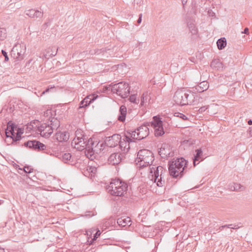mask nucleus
Returning a JSON list of instances; mask_svg holds the SVG:
<instances>
[{
  "mask_svg": "<svg viewBox=\"0 0 252 252\" xmlns=\"http://www.w3.org/2000/svg\"><path fill=\"white\" fill-rule=\"evenodd\" d=\"M188 161L183 157H177L168 162V171L171 177L174 179L182 178L186 172Z\"/></svg>",
  "mask_w": 252,
  "mask_h": 252,
  "instance_id": "f257e3e1",
  "label": "nucleus"
},
{
  "mask_svg": "<svg viewBox=\"0 0 252 252\" xmlns=\"http://www.w3.org/2000/svg\"><path fill=\"white\" fill-rule=\"evenodd\" d=\"M128 185L126 182L120 179H112L106 189L111 195L123 196L126 194Z\"/></svg>",
  "mask_w": 252,
  "mask_h": 252,
  "instance_id": "f03ea898",
  "label": "nucleus"
},
{
  "mask_svg": "<svg viewBox=\"0 0 252 252\" xmlns=\"http://www.w3.org/2000/svg\"><path fill=\"white\" fill-rule=\"evenodd\" d=\"M137 158L140 166L144 167L151 166L154 161V154L152 151L144 149L140 150L137 153Z\"/></svg>",
  "mask_w": 252,
  "mask_h": 252,
  "instance_id": "7ed1b4c3",
  "label": "nucleus"
},
{
  "mask_svg": "<svg viewBox=\"0 0 252 252\" xmlns=\"http://www.w3.org/2000/svg\"><path fill=\"white\" fill-rule=\"evenodd\" d=\"M150 167V173H153L152 175V180L157 182V185L158 187H162L165 183L164 180H162L163 174L165 172V170L161 166H158Z\"/></svg>",
  "mask_w": 252,
  "mask_h": 252,
  "instance_id": "20e7f679",
  "label": "nucleus"
},
{
  "mask_svg": "<svg viewBox=\"0 0 252 252\" xmlns=\"http://www.w3.org/2000/svg\"><path fill=\"white\" fill-rule=\"evenodd\" d=\"M82 144L80 146L85 147L88 153L91 156L94 154L95 152L98 153V152H101L104 150V148L100 147L99 142L97 141H94L91 138L89 139H87L85 142L82 143Z\"/></svg>",
  "mask_w": 252,
  "mask_h": 252,
  "instance_id": "39448f33",
  "label": "nucleus"
},
{
  "mask_svg": "<svg viewBox=\"0 0 252 252\" xmlns=\"http://www.w3.org/2000/svg\"><path fill=\"white\" fill-rule=\"evenodd\" d=\"M150 126L154 129V133L156 137H158L162 136L165 133L163 128V123L162 119L156 116L153 117L152 121L150 122Z\"/></svg>",
  "mask_w": 252,
  "mask_h": 252,
  "instance_id": "423d86ee",
  "label": "nucleus"
},
{
  "mask_svg": "<svg viewBox=\"0 0 252 252\" xmlns=\"http://www.w3.org/2000/svg\"><path fill=\"white\" fill-rule=\"evenodd\" d=\"M150 122H145L135 129L132 132V136L134 139L141 140L146 138L149 134Z\"/></svg>",
  "mask_w": 252,
  "mask_h": 252,
  "instance_id": "0eeeda50",
  "label": "nucleus"
},
{
  "mask_svg": "<svg viewBox=\"0 0 252 252\" xmlns=\"http://www.w3.org/2000/svg\"><path fill=\"white\" fill-rule=\"evenodd\" d=\"M114 94H116L122 98H126L130 94V87L128 83L120 82L113 85Z\"/></svg>",
  "mask_w": 252,
  "mask_h": 252,
  "instance_id": "6e6552de",
  "label": "nucleus"
},
{
  "mask_svg": "<svg viewBox=\"0 0 252 252\" xmlns=\"http://www.w3.org/2000/svg\"><path fill=\"white\" fill-rule=\"evenodd\" d=\"M121 136L118 134L106 137L104 141L100 144V146L104 148L105 146L110 148L115 147L121 142Z\"/></svg>",
  "mask_w": 252,
  "mask_h": 252,
  "instance_id": "1a4fd4ad",
  "label": "nucleus"
},
{
  "mask_svg": "<svg viewBox=\"0 0 252 252\" xmlns=\"http://www.w3.org/2000/svg\"><path fill=\"white\" fill-rule=\"evenodd\" d=\"M16 128L17 125L12 121L7 123L6 128L5 130L6 138L7 139L9 138V140L8 139L5 140V142L7 143V145H10V143H8L9 142H13Z\"/></svg>",
  "mask_w": 252,
  "mask_h": 252,
  "instance_id": "9d476101",
  "label": "nucleus"
},
{
  "mask_svg": "<svg viewBox=\"0 0 252 252\" xmlns=\"http://www.w3.org/2000/svg\"><path fill=\"white\" fill-rule=\"evenodd\" d=\"M23 146L37 152L43 151L46 148L45 144L36 140H28L25 142Z\"/></svg>",
  "mask_w": 252,
  "mask_h": 252,
  "instance_id": "9b49d317",
  "label": "nucleus"
},
{
  "mask_svg": "<svg viewBox=\"0 0 252 252\" xmlns=\"http://www.w3.org/2000/svg\"><path fill=\"white\" fill-rule=\"evenodd\" d=\"M158 154L162 158L167 159L169 157H173L174 153L170 147V145L167 143H163L158 148Z\"/></svg>",
  "mask_w": 252,
  "mask_h": 252,
  "instance_id": "f8f14e48",
  "label": "nucleus"
},
{
  "mask_svg": "<svg viewBox=\"0 0 252 252\" xmlns=\"http://www.w3.org/2000/svg\"><path fill=\"white\" fill-rule=\"evenodd\" d=\"M26 47L24 45H16L11 50V56L18 61H21L24 59V54L25 53Z\"/></svg>",
  "mask_w": 252,
  "mask_h": 252,
  "instance_id": "ddd939ff",
  "label": "nucleus"
},
{
  "mask_svg": "<svg viewBox=\"0 0 252 252\" xmlns=\"http://www.w3.org/2000/svg\"><path fill=\"white\" fill-rule=\"evenodd\" d=\"M174 101L177 104L181 106L187 105L188 101H187L186 96V92L184 91H177L175 92L173 96Z\"/></svg>",
  "mask_w": 252,
  "mask_h": 252,
  "instance_id": "4468645a",
  "label": "nucleus"
},
{
  "mask_svg": "<svg viewBox=\"0 0 252 252\" xmlns=\"http://www.w3.org/2000/svg\"><path fill=\"white\" fill-rule=\"evenodd\" d=\"M186 99L188 101L187 105H196L200 102L202 98L196 93L188 90L186 92Z\"/></svg>",
  "mask_w": 252,
  "mask_h": 252,
  "instance_id": "2eb2a0df",
  "label": "nucleus"
},
{
  "mask_svg": "<svg viewBox=\"0 0 252 252\" xmlns=\"http://www.w3.org/2000/svg\"><path fill=\"white\" fill-rule=\"evenodd\" d=\"M37 132H39L40 135L44 138H48L50 136L53 131L50 125L46 123H43L38 126L37 128Z\"/></svg>",
  "mask_w": 252,
  "mask_h": 252,
  "instance_id": "dca6fc26",
  "label": "nucleus"
},
{
  "mask_svg": "<svg viewBox=\"0 0 252 252\" xmlns=\"http://www.w3.org/2000/svg\"><path fill=\"white\" fill-rule=\"evenodd\" d=\"M123 157V155L121 153H113L109 156L108 161L112 165H117L122 161Z\"/></svg>",
  "mask_w": 252,
  "mask_h": 252,
  "instance_id": "f3484780",
  "label": "nucleus"
},
{
  "mask_svg": "<svg viewBox=\"0 0 252 252\" xmlns=\"http://www.w3.org/2000/svg\"><path fill=\"white\" fill-rule=\"evenodd\" d=\"M98 95L94 94L89 95L86 97L83 100H82L79 104V108H86L90 105L94 100H95Z\"/></svg>",
  "mask_w": 252,
  "mask_h": 252,
  "instance_id": "a211bd4d",
  "label": "nucleus"
},
{
  "mask_svg": "<svg viewBox=\"0 0 252 252\" xmlns=\"http://www.w3.org/2000/svg\"><path fill=\"white\" fill-rule=\"evenodd\" d=\"M195 154L192 158L193 166L195 167L200 162L199 160H203V151L201 148H198L195 151Z\"/></svg>",
  "mask_w": 252,
  "mask_h": 252,
  "instance_id": "6ab92c4d",
  "label": "nucleus"
},
{
  "mask_svg": "<svg viewBox=\"0 0 252 252\" xmlns=\"http://www.w3.org/2000/svg\"><path fill=\"white\" fill-rule=\"evenodd\" d=\"M58 157L63 162L69 164H73V159L71 155L69 153H61L59 154Z\"/></svg>",
  "mask_w": 252,
  "mask_h": 252,
  "instance_id": "aec40b11",
  "label": "nucleus"
},
{
  "mask_svg": "<svg viewBox=\"0 0 252 252\" xmlns=\"http://www.w3.org/2000/svg\"><path fill=\"white\" fill-rule=\"evenodd\" d=\"M26 15L32 18H41L43 16V11L35 9H29L26 11Z\"/></svg>",
  "mask_w": 252,
  "mask_h": 252,
  "instance_id": "412c9836",
  "label": "nucleus"
},
{
  "mask_svg": "<svg viewBox=\"0 0 252 252\" xmlns=\"http://www.w3.org/2000/svg\"><path fill=\"white\" fill-rule=\"evenodd\" d=\"M15 131H16V132H15V134L13 142H11V143H10V144L11 145H17L18 142L21 140L22 138L21 135L24 133L23 129L18 127L17 126V128H16Z\"/></svg>",
  "mask_w": 252,
  "mask_h": 252,
  "instance_id": "4be33fe9",
  "label": "nucleus"
},
{
  "mask_svg": "<svg viewBox=\"0 0 252 252\" xmlns=\"http://www.w3.org/2000/svg\"><path fill=\"white\" fill-rule=\"evenodd\" d=\"M209 87V85L208 82L203 81L200 82L197 86L193 88L192 89L194 91H196L198 93H202L205 91H206Z\"/></svg>",
  "mask_w": 252,
  "mask_h": 252,
  "instance_id": "5701e85b",
  "label": "nucleus"
},
{
  "mask_svg": "<svg viewBox=\"0 0 252 252\" xmlns=\"http://www.w3.org/2000/svg\"><path fill=\"white\" fill-rule=\"evenodd\" d=\"M127 114V109L126 106L121 105L119 111V115L118 116V120L121 122L124 123L126 120Z\"/></svg>",
  "mask_w": 252,
  "mask_h": 252,
  "instance_id": "b1692460",
  "label": "nucleus"
},
{
  "mask_svg": "<svg viewBox=\"0 0 252 252\" xmlns=\"http://www.w3.org/2000/svg\"><path fill=\"white\" fill-rule=\"evenodd\" d=\"M117 222L119 226L122 227L126 226H129L131 224V219L128 217L126 218L124 217L119 218L117 219Z\"/></svg>",
  "mask_w": 252,
  "mask_h": 252,
  "instance_id": "393cba45",
  "label": "nucleus"
},
{
  "mask_svg": "<svg viewBox=\"0 0 252 252\" xmlns=\"http://www.w3.org/2000/svg\"><path fill=\"white\" fill-rule=\"evenodd\" d=\"M69 133L67 131L56 133V138L59 142H66L69 139Z\"/></svg>",
  "mask_w": 252,
  "mask_h": 252,
  "instance_id": "a878e982",
  "label": "nucleus"
},
{
  "mask_svg": "<svg viewBox=\"0 0 252 252\" xmlns=\"http://www.w3.org/2000/svg\"><path fill=\"white\" fill-rule=\"evenodd\" d=\"M76 139L75 143L77 141V144L80 145H83L82 143L85 142V141L87 139L86 136L82 134V132L80 130H77L75 132Z\"/></svg>",
  "mask_w": 252,
  "mask_h": 252,
  "instance_id": "bb28decb",
  "label": "nucleus"
},
{
  "mask_svg": "<svg viewBox=\"0 0 252 252\" xmlns=\"http://www.w3.org/2000/svg\"><path fill=\"white\" fill-rule=\"evenodd\" d=\"M210 66L219 70L223 68V63L219 60L214 59L211 63Z\"/></svg>",
  "mask_w": 252,
  "mask_h": 252,
  "instance_id": "cd10ccee",
  "label": "nucleus"
},
{
  "mask_svg": "<svg viewBox=\"0 0 252 252\" xmlns=\"http://www.w3.org/2000/svg\"><path fill=\"white\" fill-rule=\"evenodd\" d=\"M229 189L232 191H242L245 189V187L238 183H233L229 185Z\"/></svg>",
  "mask_w": 252,
  "mask_h": 252,
  "instance_id": "c85d7f7f",
  "label": "nucleus"
},
{
  "mask_svg": "<svg viewBox=\"0 0 252 252\" xmlns=\"http://www.w3.org/2000/svg\"><path fill=\"white\" fill-rule=\"evenodd\" d=\"M50 127H51L52 129H57L60 126V122L59 120L55 117L52 118L50 121Z\"/></svg>",
  "mask_w": 252,
  "mask_h": 252,
  "instance_id": "c756f323",
  "label": "nucleus"
},
{
  "mask_svg": "<svg viewBox=\"0 0 252 252\" xmlns=\"http://www.w3.org/2000/svg\"><path fill=\"white\" fill-rule=\"evenodd\" d=\"M217 46L219 50L223 49L226 46V40L225 37H221L217 42Z\"/></svg>",
  "mask_w": 252,
  "mask_h": 252,
  "instance_id": "7c9ffc66",
  "label": "nucleus"
},
{
  "mask_svg": "<svg viewBox=\"0 0 252 252\" xmlns=\"http://www.w3.org/2000/svg\"><path fill=\"white\" fill-rule=\"evenodd\" d=\"M94 231H96L95 233L93 234V238H92L90 241L88 240V242L89 243V244H93V243L97 239V238L101 234V231L98 229L97 228L95 230L94 229V230H92V232H91V235L93 234Z\"/></svg>",
  "mask_w": 252,
  "mask_h": 252,
  "instance_id": "2f4dec72",
  "label": "nucleus"
},
{
  "mask_svg": "<svg viewBox=\"0 0 252 252\" xmlns=\"http://www.w3.org/2000/svg\"><path fill=\"white\" fill-rule=\"evenodd\" d=\"M56 115V111H53L51 109H48L44 112V116L47 118V120L50 121L53 117V116Z\"/></svg>",
  "mask_w": 252,
  "mask_h": 252,
  "instance_id": "473e14b6",
  "label": "nucleus"
},
{
  "mask_svg": "<svg viewBox=\"0 0 252 252\" xmlns=\"http://www.w3.org/2000/svg\"><path fill=\"white\" fill-rule=\"evenodd\" d=\"M189 32L192 33V35H196L198 33V30L196 28L194 23H189L187 25Z\"/></svg>",
  "mask_w": 252,
  "mask_h": 252,
  "instance_id": "72a5a7b5",
  "label": "nucleus"
},
{
  "mask_svg": "<svg viewBox=\"0 0 252 252\" xmlns=\"http://www.w3.org/2000/svg\"><path fill=\"white\" fill-rule=\"evenodd\" d=\"M150 94L148 92L143 93L141 97V103L140 105H143L145 102H147L148 100L150 101L151 97L149 96Z\"/></svg>",
  "mask_w": 252,
  "mask_h": 252,
  "instance_id": "f704fd0d",
  "label": "nucleus"
},
{
  "mask_svg": "<svg viewBox=\"0 0 252 252\" xmlns=\"http://www.w3.org/2000/svg\"><path fill=\"white\" fill-rule=\"evenodd\" d=\"M185 19L186 20V22L187 23V25L189 23H195V20L193 18V16L191 15L190 13H188L186 15L185 17Z\"/></svg>",
  "mask_w": 252,
  "mask_h": 252,
  "instance_id": "c9c22d12",
  "label": "nucleus"
},
{
  "mask_svg": "<svg viewBox=\"0 0 252 252\" xmlns=\"http://www.w3.org/2000/svg\"><path fill=\"white\" fill-rule=\"evenodd\" d=\"M102 92L104 93L109 94L110 93L114 94L113 85L111 84L103 86Z\"/></svg>",
  "mask_w": 252,
  "mask_h": 252,
  "instance_id": "e433bc0d",
  "label": "nucleus"
},
{
  "mask_svg": "<svg viewBox=\"0 0 252 252\" xmlns=\"http://www.w3.org/2000/svg\"><path fill=\"white\" fill-rule=\"evenodd\" d=\"M6 30L4 28H0V40H3L6 38Z\"/></svg>",
  "mask_w": 252,
  "mask_h": 252,
  "instance_id": "4c0bfd02",
  "label": "nucleus"
},
{
  "mask_svg": "<svg viewBox=\"0 0 252 252\" xmlns=\"http://www.w3.org/2000/svg\"><path fill=\"white\" fill-rule=\"evenodd\" d=\"M233 225V224H225L224 225H222V226H220V227H219V228L217 230V231H218V230H222L223 228H224L225 227L230 228L233 229H236L239 227V226H237V225H234V226H232Z\"/></svg>",
  "mask_w": 252,
  "mask_h": 252,
  "instance_id": "58836bf2",
  "label": "nucleus"
},
{
  "mask_svg": "<svg viewBox=\"0 0 252 252\" xmlns=\"http://www.w3.org/2000/svg\"><path fill=\"white\" fill-rule=\"evenodd\" d=\"M19 169L24 171L25 173L28 174L32 172L33 170V169L32 168H31L30 166L28 165H26L23 168H19Z\"/></svg>",
  "mask_w": 252,
  "mask_h": 252,
  "instance_id": "ea45409f",
  "label": "nucleus"
},
{
  "mask_svg": "<svg viewBox=\"0 0 252 252\" xmlns=\"http://www.w3.org/2000/svg\"><path fill=\"white\" fill-rule=\"evenodd\" d=\"M174 116L176 117H179L184 121H186L188 119V117L185 115H184V114L181 113H179V112L175 113Z\"/></svg>",
  "mask_w": 252,
  "mask_h": 252,
  "instance_id": "a19ab883",
  "label": "nucleus"
},
{
  "mask_svg": "<svg viewBox=\"0 0 252 252\" xmlns=\"http://www.w3.org/2000/svg\"><path fill=\"white\" fill-rule=\"evenodd\" d=\"M118 145H119V148L121 149L122 151H125V149H126V143L125 141V140L122 141L121 140V142L118 144Z\"/></svg>",
  "mask_w": 252,
  "mask_h": 252,
  "instance_id": "79ce46f5",
  "label": "nucleus"
},
{
  "mask_svg": "<svg viewBox=\"0 0 252 252\" xmlns=\"http://www.w3.org/2000/svg\"><path fill=\"white\" fill-rule=\"evenodd\" d=\"M96 215V212L94 211H87L86 212V214L85 215V216L86 217L90 218L93 216H94Z\"/></svg>",
  "mask_w": 252,
  "mask_h": 252,
  "instance_id": "37998d69",
  "label": "nucleus"
},
{
  "mask_svg": "<svg viewBox=\"0 0 252 252\" xmlns=\"http://www.w3.org/2000/svg\"><path fill=\"white\" fill-rule=\"evenodd\" d=\"M1 54L4 57V62H7L9 61V57L7 55V53L6 52L5 50H1Z\"/></svg>",
  "mask_w": 252,
  "mask_h": 252,
  "instance_id": "c03bdc74",
  "label": "nucleus"
},
{
  "mask_svg": "<svg viewBox=\"0 0 252 252\" xmlns=\"http://www.w3.org/2000/svg\"><path fill=\"white\" fill-rule=\"evenodd\" d=\"M129 100L130 102L133 103H137L136 102V96L135 94H132L130 96L129 98Z\"/></svg>",
  "mask_w": 252,
  "mask_h": 252,
  "instance_id": "a18cd8bd",
  "label": "nucleus"
},
{
  "mask_svg": "<svg viewBox=\"0 0 252 252\" xmlns=\"http://www.w3.org/2000/svg\"><path fill=\"white\" fill-rule=\"evenodd\" d=\"M90 53L92 55H93V54L99 55L101 53L100 49H96V50H91L90 51Z\"/></svg>",
  "mask_w": 252,
  "mask_h": 252,
  "instance_id": "49530a36",
  "label": "nucleus"
},
{
  "mask_svg": "<svg viewBox=\"0 0 252 252\" xmlns=\"http://www.w3.org/2000/svg\"><path fill=\"white\" fill-rule=\"evenodd\" d=\"M208 106H202L198 109V111L199 113H202L205 112Z\"/></svg>",
  "mask_w": 252,
  "mask_h": 252,
  "instance_id": "de8ad7c7",
  "label": "nucleus"
},
{
  "mask_svg": "<svg viewBox=\"0 0 252 252\" xmlns=\"http://www.w3.org/2000/svg\"><path fill=\"white\" fill-rule=\"evenodd\" d=\"M125 139H124V141L125 140L126 143L127 142H128V143H129L130 142H132L131 137L127 136V135H125Z\"/></svg>",
  "mask_w": 252,
  "mask_h": 252,
  "instance_id": "09e8293b",
  "label": "nucleus"
},
{
  "mask_svg": "<svg viewBox=\"0 0 252 252\" xmlns=\"http://www.w3.org/2000/svg\"><path fill=\"white\" fill-rule=\"evenodd\" d=\"M57 51H58V49H57V50H56L55 52H53L52 53H50V52L49 51H48L47 52V54H49L48 56L50 57H54L56 55H57Z\"/></svg>",
  "mask_w": 252,
  "mask_h": 252,
  "instance_id": "8fccbe9b",
  "label": "nucleus"
},
{
  "mask_svg": "<svg viewBox=\"0 0 252 252\" xmlns=\"http://www.w3.org/2000/svg\"><path fill=\"white\" fill-rule=\"evenodd\" d=\"M52 89V88H47L45 90L43 91L42 93H41L40 95L42 96V95L45 94L46 93H47L49 92L50 90Z\"/></svg>",
  "mask_w": 252,
  "mask_h": 252,
  "instance_id": "3c124183",
  "label": "nucleus"
},
{
  "mask_svg": "<svg viewBox=\"0 0 252 252\" xmlns=\"http://www.w3.org/2000/svg\"><path fill=\"white\" fill-rule=\"evenodd\" d=\"M242 33L249 34V29L248 28H246L244 31L242 32Z\"/></svg>",
  "mask_w": 252,
  "mask_h": 252,
  "instance_id": "603ef678",
  "label": "nucleus"
},
{
  "mask_svg": "<svg viewBox=\"0 0 252 252\" xmlns=\"http://www.w3.org/2000/svg\"><path fill=\"white\" fill-rule=\"evenodd\" d=\"M142 14H139V18L137 20V23L138 24H140L141 23V21H142Z\"/></svg>",
  "mask_w": 252,
  "mask_h": 252,
  "instance_id": "864d4df0",
  "label": "nucleus"
},
{
  "mask_svg": "<svg viewBox=\"0 0 252 252\" xmlns=\"http://www.w3.org/2000/svg\"><path fill=\"white\" fill-rule=\"evenodd\" d=\"M133 131H134V130H128V131H127V133H128L129 134H130V137H131L132 139H134V138H133V137L132 136V134H133V133H132V132H133Z\"/></svg>",
  "mask_w": 252,
  "mask_h": 252,
  "instance_id": "5fc2aeb1",
  "label": "nucleus"
},
{
  "mask_svg": "<svg viewBox=\"0 0 252 252\" xmlns=\"http://www.w3.org/2000/svg\"><path fill=\"white\" fill-rule=\"evenodd\" d=\"M141 0H134V3H137V4L140 3Z\"/></svg>",
  "mask_w": 252,
  "mask_h": 252,
  "instance_id": "6e6d98bb",
  "label": "nucleus"
},
{
  "mask_svg": "<svg viewBox=\"0 0 252 252\" xmlns=\"http://www.w3.org/2000/svg\"><path fill=\"white\" fill-rule=\"evenodd\" d=\"M248 124L249 125H252V120L251 119H250L248 121Z\"/></svg>",
  "mask_w": 252,
  "mask_h": 252,
  "instance_id": "4d7b16f0",
  "label": "nucleus"
},
{
  "mask_svg": "<svg viewBox=\"0 0 252 252\" xmlns=\"http://www.w3.org/2000/svg\"><path fill=\"white\" fill-rule=\"evenodd\" d=\"M188 0H182V2L183 5H185L187 3Z\"/></svg>",
  "mask_w": 252,
  "mask_h": 252,
  "instance_id": "13d9d810",
  "label": "nucleus"
},
{
  "mask_svg": "<svg viewBox=\"0 0 252 252\" xmlns=\"http://www.w3.org/2000/svg\"><path fill=\"white\" fill-rule=\"evenodd\" d=\"M100 50H101V53H104L105 52H106V49L105 48H102V49H100Z\"/></svg>",
  "mask_w": 252,
  "mask_h": 252,
  "instance_id": "bf43d9fd",
  "label": "nucleus"
},
{
  "mask_svg": "<svg viewBox=\"0 0 252 252\" xmlns=\"http://www.w3.org/2000/svg\"><path fill=\"white\" fill-rule=\"evenodd\" d=\"M48 26V23H45L43 25V27L44 28H45L46 27H47Z\"/></svg>",
  "mask_w": 252,
  "mask_h": 252,
  "instance_id": "052dcab7",
  "label": "nucleus"
},
{
  "mask_svg": "<svg viewBox=\"0 0 252 252\" xmlns=\"http://www.w3.org/2000/svg\"><path fill=\"white\" fill-rule=\"evenodd\" d=\"M0 252H5L3 249L0 248Z\"/></svg>",
  "mask_w": 252,
  "mask_h": 252,
  "instance_id": "680f3d73",
  "label": "nucleus"
},
{
  "mask_svg": "<svg viewBox=\"0 0 252 252\" xmlns=\"http://www.w3.org/2000/svg\"><path fill=\"white\" fill-rule=\"evenodd\" d=\"M129 149V144H128V148H127V150H128Z\"/></svg>",
  "mask_w": 252,
  "mask_h": 252,
  "instance_id": "e2e57ef3",
  "label": "nucleus"
},
{
  "mask_svg": "<svg viewBox=\"0 0 252 252\" xmlns=\"http://www.w3.org/2000/svg\"><path fill=\"white\" fill-rule=\"evenodd\" d=\"M193 59H194V58H191V59H190V60L191 62H193Z\"/></svg>",
  "mask_w": 252,
  "mask_h": 252,
  "instance_id": "0e129e2a",
  "label": "nucleus"
},
{
  "mask_svg": "<svg viewBox=\"0 0 252 252\" xmlns=\"http://www.w3.org/2000/svg\"><path fill=\"white\" fill-rule=\"evenodd\" d=\"M20 48H18V52H20Z\"/></svg>",
  "mask_w": 252,
  "mask_h": 252,
  "instance_id": "69168bd1",
  "label": "nucleus"
},
{
  "mask_svg": "<svg viewBox=\"0 0 252 252\" xmlns=\"http://www.w3.org/2000/svg\"><path fill=\"white\" fill-rule=\"evenodd\" d=\"M250 134H251V133H252V130H250Z\"/></svg>",
  "mask_w": 252,
  "mask_h": 252,
  "instance_id": "338daca9",
  "label": "nucleus"
},
{
  "mask_svg": "<svg viewBox=\"0 0 252 252\" xmlns=\"http://www.w3.org/2000/svg\"><path fill=\"white\" fill-rule=\"evenodd\" d=\"M1 204V200H0V204Z\"/></svg>",
  "mask_w": 252,
  "mask_h": 252,
  "instance_id": "774afa93",
  "label": "nucleus"
}]
</instances>
